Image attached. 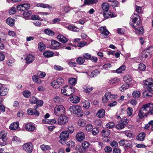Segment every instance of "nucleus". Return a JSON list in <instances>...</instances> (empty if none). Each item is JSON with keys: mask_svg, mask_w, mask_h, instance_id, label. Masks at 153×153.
Wrapping results in <instances>:
<instances>
[{"mask_svg": "<svg viewBox=\"0 0 153 153\" xmlns=\"http://www.w3.org/2000/svg\"><path fill=\"white\" fill-rule=\"evenodd\" d=\"M144 85L148 89L143 93L144 96L146 97H149L152 96L153 91V79L152 78L147 79L144 82Z\"/></svg>", "mask_w": 153, "mask_h": 153, "instance_id": "1", "label": "nucleus"}, {"mask_svg": "<svg viewBox=\"0 0 153 153\" xmlns=\"http://www.w3.org/2000/svg\"><path fill=\"white\" fill-rule=\"evenodd\" d=\"M151 103H148L143 105L139 110L138 116L140 119L143 118L149 114L150 113L149 111L150 110Z\"/></svg>", "mask_w": 153, "mask_h": 153, "instance_id": "2", "label": "nucleus"}, {"mask_svg": "<svg viewBox=\"0 0 153 153\" xmlns=\"http://www.w3.org/2000/svg\"><path fill=\"white\" fill-rule=\"evenodd\" d=\"M132 19L130 25L134 28L136 29L140 24V17L138 14L134 13L131 17Z\"/></svg>", "mask_w": 153, "mask_h": 153, "instance_id": "3", "label": "nucleus"}, {"mask_svg": "<svg viewBox=\"0 0 153 153\" xmlns=\"http://www.w3.org/2000/svg\"><path fill=\"white\" fill-rule=\"evenodd\" d=\"M69 109L72 113L77 114L78 116L81 117L83 115V111L81 107L79 105H76L71 106Z\"/></svg>", "mask_w": 153, "mask_h": 153, "instance_id": "4", "label": "nucleus"}, {"mask_svg": "<svg viewBox=\"0 0 153 153\" xmlns=\"http://www.w3.org/2000/svg\"><path fill=\"white\" fill-rule=\"evenodd\" d=\"M54 113L56 116H59L64 114L65 108L64 106L61 105H56L54 108Z\"/></svg>", "mask_w": 153, "mask_h": 153, "instance_id": "5", "label": "nucleus"}, {"mask_svg": "<svg viewBox=\"0 0 153 153\" xmlns=\"http://www.w3.org/2000/svg\"><path fill=\"white\" fill-rule=\"evenodd\" d=\"M69 137V135L67 131H62L60 134L59 137L60 138L59 142L62 144L65 143Z\"/></svg>", "mask_w": 153, "mask_h": 153, "instance_id": "6", "label": "nucleus"}, {"mask_svg": "<svg viewBox=\"0 0 153 153\" xmlns=\"http://www.w3.org/2000/svg\"><path fill=\"white\" fill-rule=\"evenodd\" d=\"M128 120L126 118H122L116 126V128L118 129H122L125 127L128 123Z\"/></svg>", "mask_w": 153, "mask_h": 153, "instance_id": "7", "label": "nucleus"}, {"mask_svg": "<svg viewBox=\"0 0 153 153\" xmlns=\"http://www.w3.org/2000/svg\"><path fill=\"white\" fill-rule=\"evenodd\" d=\"M64 82V80L61 78H58L57 81L54 80L51 83V85L55 88H59Z\"/></svg>", "mask_w": 153, "mask_h": 153, "instance_id": "8", "label": "nucleus"}, {"mask_svg": "<svg viewBox=\"0 0 153 153\" xmlns=\"http://www.w3.org/2000/svg\"><path fill=\"white\" fill-rule=\"evenodd\" d=\"M22 147L23 150L27 153H30L33 151V145L31 143H25L23 145Z\"/></svg>", "mask_w": 153, "mask_h": 153, "instance_id": "9", "label": "nucleus"}, {"mask_svg": "<svg viewBox=\"0 0 153 153\" xmlns=\"http://www.w3.org/2000/svg\"><path fill=\"white\" fill-rule=\"evenodd\" d=\"M57 120V124L59 125H63L66 123L68 120V118L66 116H60Z\"/></svg>", "mask_w": 153, "mask_h": 153, "instance_id": "10", "label": "nucleus"}, {"mask_svg": "<svg viewBox=\"0 0 153 153\" xmlns=\"http://www.w3.org/2000/svg\"><path fill=\"white\" fill-rule=\"evenodd\" d=\"M85 134L82 131L77 132L76 135V139L78 141H82L85 139Z\"/></svg>", "mask_w": 153, "mask_h": 153, "instance_id": "11", "label": "nucleus"}, {"mask_svg": "<svg viewBox=\"0 0 153 153\" xmlns=\"http://www.w3.org/2000/svg\"><path fill=\"white\" fill-rule=\"evenodd\" d=\"M108 97H109L111 100L112 99L115 98V96L111 94L110 93H106L105 96L102 97V100L103 102L105 103L109 101V99H108Z\"/></svg>", "mask_w": 153, "mask_h": 153, "instance_id": "12", "label": "nucleus"}, {"mask_svg": "<svg viewBox=\"0 0 153 153\" xmlns=\"http://www.w3.org/2000/svg\"><path fill=\"white\" fill-rule=\"evenodd\" d=\"M35 59V57L31 55H27L25 58V60L26 62V63L28 64H30L32 63Z\"/></svg>", "mask_w": 153, "mask_h": 153, "instance_id": "13", "label": "nucleus"}, {"mask_svg": "<svg viewBox=\"0 0 153 153\" xmlns=\"http://www.w3.org/2000/svg\"><path fill=\"white\" fill-rule=\"evenodd\" d=\"M25 128L28 131H33L35 129L36 127L33 124L29 123L25 125Z\"/></svg>", "mask_w": 153, "mask_h": 153, "instance_id": "14", "label": "nucleus"}, {"mask_svg": "<svg viewBox=\"0 0 153 153\" xmlns=\"http://www.w3.org/2000/svg\"><path fill=\"white\" fill-rule=\"evenodd\" d=\"M7 131H2L0 132V139H1L3 141H6L8 139V138L7 136Z\"/></svg>", "mask_w": 153, "mask_h": 153, "instance_id": "15", "label": "nucleus"}, {"mask_svg": "<svg viewBox=\"0 0 153 153\" xmlns=\"http://www.w3.org/2000/svg\"><path fill=\"white\" fill-rule=\"evenodd\" d=\"M66 90L67 92L66 93V95L70 96L75 91L74 88H73L71 86H67Z\"/></svg>", "mask_w": 153, "mask_h": 153, "instance_id": "16", "label": "nucleus"}, {"mask_svg": "<svg viewBox=\"0 0 153 153\" xmlns=\"http://www.w3.org/2000/svg\"><path fill=\"white\" fill-rule=\"evenodd\" d=\"M57 38L59 41L63 43H66L68 41V39L62 35H59L57 37Z\"/></svg>", "mask_w": 153, "mask_h": 153, "instance_id": "17", "label": "nucleus"}, {"mask_svg": "<svg viewBox=\"0 0 153 153\" xmlns=\"http://www.w3.org/2000/svg\"><path fill=\"white\" fill-rule=\"evenodd\" d=\"M70 100L73 103H77L79 102L80 99L78 97L73 96L70 97Z\"/></svg>", "mask_w": 153, "mask_h": 153, "instance_id": "18", "label": "nucleus"}, {"mask_svg": "<svg viewBox=\"0 0 153 153\" xmlns=\"http://www.w3.org/2000/svg\"><path fill=\"white\" fill-rule=\"evenodd\" d=\"M96 115L99 118H102L105 115V111L103 109L100 108L98 111Z\"/></svg>", "mask_w": 153, "mask_h": 153, "instance_id": "19", "label": "nucleus"}, {"mask_svg": "<svg viewBox=\"0 0 153 153\" xmlns=\"http://www.w3.org/2000/svg\"><path fill=\"white\" fill-rule=\"evenodd\" d=\"M27 114L30 115H35L38 116L39 114V112L38 111L35 112L33 109L31 108H28L27 110Z\"/></svg>", "mask_w": 153, "mask_h": 153, "instance_id": "20", "label": "nucleus"}, {"mask_svg": "<svg viewBox=\"0 0 153 153\" xmlns=\"http://www.w3.org/2000/svg\"><path fill=\"white\" fill-rule=\"evenodd\" d=\"M8 90L7 88L3 86L0 89V95L1 96H4L6 95L8 93Z\"/></svg>", "mask_w": 153, "mask_h": 153, "instance_id": "21", "label": "nucleus"}, {"mask_svg": "<svg viewBox=\"0 0 153 153\" xmlns=\"http://www.w3.org/2000/svg\"><path fill=\"white\" fill-rule=\"evenodd\" d=\"M110 131L107 129H104L102 130L101 133L102 136L107 137L110 133Z\"/></svg>", "mask_w": 153, "mask_h": 153, "instance_id": "22", "label": "nucleus"}, {"mask_svg": "<svg viewBox=\"0 0 153 153\" xmlns=\"http://www.w3.org/2000/svg\"><path fill=\"white\" fill-rule=\"evenodd\" d=\"M121 79L117 77H114L110 79L108 83L110 84H114L119 82L120 81Z\"/></svg>", "mask_w": 153, "mask_h": 153, "instance_id": "23", "label": "nucleus"}, {"mask_svg": "<svg viewBox=\"0 0 153 153\" xmlns=\"http://www.w3.org/2000/svg\"><path fill=\"white\" fill-rule=\"evenodd\" d=\"M19 126V124L18 122H14L10 125V128L12 130H15L18 128Z\"/></svg>", "mask_w": 153, "mask_h": 153, "instance_id": "24", "label": "nucleus"}, {"mask_svg": "<svg viewBox=\"0 0 153 153\" xmlns=\"http://www.w3.org/2000/svg\"><path fill=\"white\" fill-rule=\"evenodd\" d=\"M146 134L144 132H141L139 134L137 137L138 140L143 141L145 137Z\"/></svg>", "mask_w": 153, "mask_h": 153, "instance_id": "25", "label": "nucleus"}, {"mask_svg": "<svg viewBox=\"0 0 153 153\" xmlns=\"http://www.w3.org/2000/svg\"><path fill=\"white\" fill-rule=\"evenodd\" d=\"M43 55L45 57L48 58L52 56L53 55V53L52 51H47L44 52Z\"/></svg>", "mask_w": 153, "mask_h": 153, "instance_id": "26", "label": "nucleus"}, {"mask_svg": "<svg viewBox=\"0 0 153 153\" xmlns=\"http://www.w3.org/2000/svg\"><path fill=\"white\" fill-rule=\"evenodd\" d=\"M68 28L70 30L75 32H79V29L76 26L71 25L68 26Z\"/></svg>", "mask_w": 153, "mask_h": 153, "instance_id": "27", "label": "nucleus"}, {"mask_svg": "<svg viewBox=\"0 0 153 153\" xmlns=\"http://www.w3.org/2000/svg\"><path fill=\"white\" fill-rule=\"evenodd\" d=\"M100 30L101 32V33L105 36H107L109 33V32L103 27H101Z\"/></svg>", "mask_w": 153, "mask_h": 153, "instance_id": "28", "label": "nucleus"}, {"mask_svg": "<svg viewBox=\"0 0 153 153\" xmlns=\"http://www.w3.org/2000/svg\"><path fill=\"white\" fill-rule=\"evenodd\" d=\"M129 86V85L128 83H125L122 85L121 87H120L119 89L120 91L123 92L128 89Z\"/></svg>", "mask_w": 153, "mask_h": 153, "instance_id": "29", "label": "nucleus"}, {"mask_svg": "<svg viewBox=\"0 0 153 153\" xmlns=\"http://www.w3.org/2000/svg\"><path fill=\"white\" fill-rule=\"evenodd\" d=\"M102 9L107 12L109 9V5L107 3H104L102 5Z\"/></svg>", "mask_w": 153, "mask_h": 153, "instance_id": "30", "label": "nucleus"}, {"mask_svg": "<svg viewBox=\"0 0 153 153\" xmlns=\"http://www.w3.org/2000/svg\"><path fill=\"white\" fill-rule=\"evenodd\" d=\"M135 29V30L136 33L137 34H142L144 33V29L142 27H137Z\"/></svg>", "mask_w": 153, "mask_h": 153, "instance_id": "31", "label": "nucleus"}, {"mask_svg": "<svg viewBox=\"0 0 153 153\" xmlns=\"http://www.w3.org/2000/svg\"><path fill=\"white\" fill-rule=\"evenodd\" d=\"M82 148L84 149L82 150V152H84L85 151L84 149H86L89 147V143L86 141H84L82 143Z\"/></svg>", "mask_w": 153, "mask_h": 153, "instance_id": "32", "label": "nucleus"}, {"mask_svg": "<svg viewBox=\"0 0 153 153\" xmlns=\"http://www.w3.org/2000/svg\"><path fill=\"white\" fill-rule=\"evenodd\" d=\"M6 22L7 24L11 26H13L14 25V20L10 18H8L6 19Z\"/></svg>", "mask_w": 153, "mask_h": 153, "instance_id": "33", "label": "nucleus"}, {"mask_svg": "<svg viewBox=\"0 0 153 153\" xmlns=\"http://www.w3.org/2000/svg\"><path fill=\"white\" fill-rule=\"evenodd\" d=\"M84 91L86 93H89L93 90V87L90 86H85L83 87Z\"/></svg>", "mask_w": 153, "mask_h": 153, "instance_id": "34", "label": "nucleus"}, {"mask_svg": "<svg viewBox=\"0 0 153 153\" xmlns=\"http://www.w3.org/2000/svg\"><path fill=\"white\" fill-rule=\"evenodd\" d=\"M38 47L40 51H44L46 48V45L42 42H40L38 44Z\"/></svg>", "mask_w": 153, "mask_h": 153, "instance_id": "35", "label": "nucleus"}, {"mask_svg": "<svg viewBox=\"0 0 153 153\" xmlns=\"http://www.w3.org/2000/svg\"><path fill=\"white\" fill-rule=\"evenodd\" d=\"M36 6L38 7H43L44 8H50L51 6L48 4L42 3H37L36 5Z\"/></svg>", "mask_w": 153, "mask_h": 153, "instance_id": "36", "label": "nucleus"}, {"mask_svg": "<svg viewBox=\"0 0 153 153\" xmlns=\"http://www.w3.org/2000/svg\"><path fill=\"white\" fill-rule=\"evenodd\" d=\"M76 79L74 78H70L68 80V82L70 84L75 85L76 83Z\"/></svg>", "mask_w": 153, "mask_h": 153, "instance_id": "37", "label": "nucleus"}, {"mask_svg": "<svg viewBox=\"0 0 153 153\" xmlns=\"http://www.w3.org/2000/svg\"><path fill=\"white\" fill-rule=\"evenodd\" d=\"M60 43L56 41L52 40L51 41V44L52 46L54 48H57L59 47Z\"/></svg>", "mask_w": 153, "mask_h": 153, "instance_id": "38", "label": "nucleus"}, {"mask_svg": "<svg viewBox=\"0 0 153 153\" xmlns=\"http://www.w3.org/2000/svg\"><path fill=\"white\" fill-rule=\"evenodd\" d=\"M31 14L32 13L31 11H25L23 12V15L24 17L27 19H28Z\"/></svg>", "mask_w": 153, "mask_h": 153, "instance_id": "39", "label": "nucleus"}, {"mask_svg": "<svg viewBox=\"0 0 153 153\" xmlns=\"http://www.w3.org/2000/svg\"><path fill=\"white\" fill-rule=\"evenodd\" d=\"M84 59L82 57H79L76 60V62L79 65L82 64L85 62Z\"/></svg>", "mask_w": 153, "mask_h": 153, "instance_id": "40", "label": "nucleus"}, {"mask_svg": "<svg viewBox=\"0 0 153 153\" xmlns=\"http://www.w3.org/2000/svg\"><path fill=\"white\" fill-rule=\"evenodd\" d=\"M32 79L33 82L37 83H41L42 81L36 75H33L32 76Z\"/></svg>", "mask_w": 153, "mask_h": 153, "instance_id": "41", "label": "nucleus"}, {"mask_svg": "<svg viewBox=\"0 0 153 153\" xmlns=\"http://www.w3.org/2000/svg\"><path fill=\"white\" fill-rule=\"evenodd\" d=\"M132 95L134 98H138L140 96V93L137 91H134L132 93Z\"/></svg>", "mask_w": 153, "mask_h": 153, "instance_id": "42", "label": "nucleus"}, {"mask_svg": "<svg viewBox=\"0 0 153 153\" xmlns=\"http://www.w3.org/2000/svg\"><path fill=\"white\" fill-rule=\"evenodd\" d=\"M40 148L43 151L49 150L51 149V148L49 146L44 144L41 145Z\"/></svg>", "mask_w": 153, "mask_h": 153, "instance_id": "43", "label": "nucleus"}, {"mask_svg": "<svg viewBox=\"0 0 153 153\" xmlns=\"http://www.w3.org/2000/svg\"><path fill=\"white\" fill-rule=\"evenodd\" d=\"M45 34L49 36H52L54 35V33L51 30L49 29H46L44 31Z\"/></svg>", "mask_w": 153, "mask_h": 153, "instance_id": "44", "label": "nucleus"}, {"mask_svg": "<svg viewBox=\"0 0 153 153\" xmlns=\"http://www.w3.org/2000/svg\"><path fill=\"white\" fill-rule=\"evenodd\" d=\"M37 74L38 77L41 78H43L46 75L45 72L41 71H38Z\"/></svg>", "mask_w": 153, "mask_h": 153, "instance_id": "45", "label": "nucleus"}, {"mask_svg": "<svg viewBox=\"0 0 153 153\" xmlns=\"http://www.w3.org/2000/svg\"><path fill=\"white\" fill-rule=\"evenodd\" d=\"M145 50H144L142 52L141 56L142 59H146L148 57V55H149L148 53H147V52Z\"/></svg>", "mask_w": 153, "mask_h": 153, "instance_id": "46", "label": "nucleus"}, {"mask_svg": "<svg viewBox=\"0 0 153 153\" xmlns=\"http://www.w3.org/2000/svg\"><path fill=\"white\" fill-rule=\"evenodd\" d=\"M147 53H148L150 56L153 54V47L151 46L148 48L147 49H146Z\"/></svg>", "mask_w": 153, "mask_h": 153, "instance_id": "47", "label": "nucleus"}, {"mask_svg": "<svg viewBox=\"0 0 153 153\" xmlns=\"http://www.w3.org/2000/svg\"><path fill=\"white\" fill-rule=\"evenodd\" d=\"M146 68V66L143 63L140 64L138 66V69L142 71H144Z\"/></svg>", "mask_w": 153, "mask_h": 153, "instance_id": "48", "label": "nucleus"}, {"mask_svg": "<svg viewBox=\"0 0 153 153\" xmlns=\"http://www.w3.org/2000/svg\"><path fill=\"white\" fill-rule=\"evenodd\" d=\"M123 80L126 82H128L131 81V79L128 75L125 76L123 78Z\"/></svg>", "mask_w": 153, "mask_h": 153, "instance_id": "49", "label": "nucleus"}, {"mask_svg": "<svg viewBox=\"0 0 153 153\" xmlns=\"http://www.w3.org/2000/svg\"><path fill=\"white\" fill-rule=\"evenodd\" d=\"M93 126L91 124H88L85 126V129L86 130L88 131H91L93 130Z\"/></svg>", "mask_w": 153, "mask_h": 153, "instance_id": "50", "label": "nucleus"}, {"mask_svg": "<svg viewBox=\"0 0 153 153\" xmlns=\"http://www.w3.org/2000/svg\"><path fill=\"white\" fill-rule=\"evenodd\" d=\"M23 95L26 97H29L31 94V92L28 91H24L23 93Z\"/></svg>", "mask_w": 153, "mask_h": 153, "instance_id": "51", "label": "nucleus"}, {"mask_svg": "<svg viewBox=\"0 0 153 153\" xmlns=\"http://www.w3.org/2000/svg\"><path fill=\"white\" fill-rule=\"evenodd\" d=\"M126 68L125 66L123 65L120 66V68H118L116 70V72L117 73H121L123 71H124Z\"/></svg>", "mask_w": 153, "mask_h": 153, "instance_id": "52", "label": "nucleus"}, {"mask_svg": "<svg viewBox=\"0 0 153 153\" xmlns=\"http://www.w3.org/2000/svg\"><path fill=\"white\" fill-rule=\"evenodd\" d=\"M30 102L31 104H35L37 102V99L35 97H33L30 99Z\"/></svg>", "mask_w": 153, "mask_h": 153, "instance_id": "53", "label": "nucleus"}, {"mask_svg": "<svg viewBox=\"0 0 153 153\" xmlns=\"http://www.w3.org/2000/svg\"><path fill=\"white\" fill-rule=\"evenodd\" d=\"M83 105L85 108H88L90 106V103L88 101L85 100L83 102Z\"/></svg>", "mask_w": 153, "mask_h": 153, "instance_id": "54", "label": "nucleus"}, {"mask_svg": "<svg viewBox=\"0 0 153 153\" xmlns=\"http://www.w3.org/2000/svg\"><path fill=\"white\" fill-rule=\"evenodd\" d=\"M96 0H85L84 3L86 4H92L95 2Z\"/></svg>", "mask_w": 153, "mask_h": 153, "instance_id": "55", "label": "nucleus"}, {"mask_svg": "<svg viewBox=\"0 0 153 153\" xmlns=\"http://www.w3.org/2000/svg\"><path fill=\"white\" fill-rule=\"evenodd\" d=\"M78 125L81 126H84L85 124V121L82 119H80L78 121Z\"/></svg>", "mask_w": 153, "mask_h": 153, "instance_id": "56", "label": "nucleus"}, {"mask_svg": "<svg viewBox=\"0 0 153 153\" xmlns=\"http://www.w3.org/2000/svg\"><path fill=\"white\" fill-rule=\"evenodd\" d=\"M99 73V71L97 70H95L93 71L91 73V78L93 77L96 76V75H98Z\"/></svg>", "mask_w": 153, "mask_h": 153, "instance_id": "57", "label": "nucleus"}, {"mask_svg": "<svg viewBox=\"0 0 153 153\" xmlns=\"http://www.w3.org/2000/svg\"><path fill=\"white\" fill-rule=\"evenodd\" d=\"M135 11L137 13H140L141 12L142 9V7H140L137 5H136L135 7Z\"/></svg>", "mask_w": 153, "mask_h": 153, "instance_id": "58", "label": "nucleus"}, {"mask_svg": "<svg viewBox=\"0 0 153 153\" xmlns=\"http://www.w3.org/2000/svg\"><path fill=\"white\" fill-rule=\"evenodd\" d=\"M110 145L112 147H116L118 146V143L116 141L113 140L111 142Z\"/></svg>", "mask_w": 153, "mask_h": 153, "instance_id": "59", "label": "nucleus"}, {"mask_svg": "<svg viewBox=\"0 0 153 153\" xmlns=\"http://www.w3.org/2000/svg\"><path fill=\"white\" fill-rule=\"evenodd\" d=\"M67 145L69 147H72L75 146V143L72 141H70L68 142L67 143Z\"/></svg>", "mask_w": 153, "mask_h": 153, "instance_id": "60", "label": "nucleus"}, {"mask_svg": "<svg viewBox=\"0 0 153 153\" xmlns=\"http://www.w3.org/2000/svg\"><path fill=\"white\" fill-rule=\"evenodd\" d=\"M114 126V124L113 122H109L107 123L106 125V127L107 128H111Z\"/></svg>", "mask_w": 153, "mask_h": 153, "instance_id": "61", "label": "nucleus"}, {"mask_svg": "<svg viewBox=\"0 0 153 153\" xmlns=\"http://www.w3.org/2000/svg\"><path fill=\"white\" fill-rule=\"evenodd\" d=\"M126 111L128 116H131L132 115L133 112L132 108L130 107H129L127 108Z\"/></svg>", "mask_w": 153, "mask_h": 153, "instance_id": "62", "label": "nucleus"}, {"mask_svg": "<svg viewBox=\"0 0 153 153\" xmlns=\"http://www.w3.org/2000/svg\"><path fill=\"white\" fill-rule=\"evenodd\" d=\"M74 127L72 126H69L68 128V131L70 133H72L74 131Z\"/></svg>", "mask_w": 153, "mask_h": 153, "instance_id": "63", "label": "nucleus"}, {"mask_svg": "<svg viewBox=\"0 0 153 153\" xmlns=\"http://www.w3.org/2000/svg\"><path fill=\"white\" fill-rule=\"evenodd\" d=\"M91 55L88 53L83 54V56L86 59H89L91 58Z\"/></svg>", "mask_w": 153, "mask_h": 153, "instance_id": "64", "label": "nucleus"}]
</instances>
